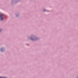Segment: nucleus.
Here are the masks:
<instances>
[{
  "label": "nucleus",
  "instance_id": "nucleus-1",
  "mask_svg": "<svg viewBox=\"0 0 78 78\" xmlns=\"http://www.w3.org/2000/svg\"><path fill=\"white\" fill-rule=\"evenodd\" d=\"M4 15L3 14H1L0 15V17L1 18V20H3L4 19Z\"/></svg>",
  "mask_w": 78,
  "mask_h": 78
},
{
  "label": "nucleus",
  "instance_id": "nucleus-2",
  "mask_svg": "<svg viewBox=\"0 0 78 78\" xmlns=\"http://www.w3.org/2000/svg\"><path fill=\"white\" fill-rule=\"evenodd\" d=\"M0 78H6V77H0Z\"/></svg>",
  "mask_w": 78,
  "mask_h": 78
},
{
  "label": "nucleus",
  "instance_id": "nucleus-3",
  "mask_svg": "<svg viewBox=\"0 0 78 78\" xmlns=\"http://www.w3.org/2000/svg\"><path fill=\"white\" fill-rule=\"evenodd\" d=\"M1 51H2V48H1Z\"/></svg>",
  "mask_w": 78,
  "mask_h": 78
},
{
  "label": "nucleus",
  "instance_id": "nucleus-4",
  "mask_svg": "<svg viewBox=\"0 0 78 78\" xmlns=\"http://www.w3.org/2000/svg\"><path fill=\"white\" fill-rule=\"evenodd\" d=\"M43 11H45V10H44Z\"/></svg>",
  "mask_w": 78,
  "mask_h": 78
},
{
  "label": "nucleus",
  "instance_id": "nucleus-5",
  "mask_svg": "<svg viewBox=\"0 0 78 78\" xmlns=\"http://www.w3.org/2000/svg\"><path fill=\"white\" fill-rule=\"evenodd\" d=\"M31 40H33V39H31Z\"/></svg>",
  "mask_w": 78,
  "mask_h": 78
}]
</instances>
